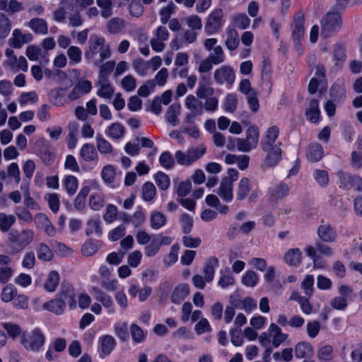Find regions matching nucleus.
Listing matches in <instances>:
<instances>
[{
	"label": "nucleus",
	"mask_w": 362,
	"mask_h": 362,
	"mask_svg": "<svg viewBox=\"0 0 362 362\" xmlns=\"http://www.w3.org/2000/svg\"><path fill=\"white\" fill-rule=\"evenodd\" d=\"M90 292L93 298L98 302L90 305L91 298L87 293H81L78 296V306L81 309H87L90 308V310L95 315H100L103 312V307L106 309L108 314H113L115 311L114 302L111 296L98 286H92Z\"/></svg>",
	"instance_id": "f257e3e1"
},
{
	"label": "nucleus",
	"mask_w": 362,
	"mask_h": 362,
	"mask_svg": "<svg viewBox=\"0 0 362 362\" xmlns=\"http://www.w3.org/2000/svg\"><path fill=\"white\" fill-rule=\"evenodd\" d=\"M279 128L272 125L264 132L261 140V148L267 153L264 165L268 167L276 165L281 158V142L278 140Z\"/></svg>",
	"instance_id": "f03ea898"
},
{
	"label": "nucleus",
	"mask_w": 362,
	"mask_h": 362,
	"mask_svg": "<svg viewBox=\"0 0 362 362\" xmlns=\"http://www.w3.org/2000/svg\"><path fill=\"white\" fill-rule=\"evenodd\" d=\"M103 37L91 35L89 40V50L86 52V58L94 59V64L99 66L105 59L110 56L108 45H105Z\"/></svg>",
	"instance_id": "7ed1b4c3"
},
{
	"label": "nucleus",
	"mask_w": 362,
	"mask_h": 362,
	"mask_svg": "<svg viewBox=\"0 0 362 362\" xmlns=\"http://www.w3.org/2000/svg\"><path fill=\"white\" fill-rule=\"evenodd\" d=\"M45 336L40 329L35 328L31 332H23L21 344L28 351L37 352L45 344Z\"/></svg>",
	"instance_id": "20e7f679"
},
{
	"label": "nucleus",
	"mask_w": 362,
	"mask_h": 362,
	"mask_svg": "<svg viewBox=\"0 0 362 362\" xmlns=\"http://www.w3.org/2000/svg\"><path fill=\"white\" fill-rule=\"evenodd\" d=\"M259 129L255 124L250 125L245 131V138L238 140L241 152L248 153L255 149L259 144Z\"/></svg>",
	"instance_id": "39448f33"
},
{
	"label": "nucleus",
	"mask_w": 362,
	"mask_h": 362,
	"mask_svg": "<svg viewBox=\"0 0 362 362\" xmlns=\"http://www.w3.org/2000/svg\"><path fill=\"white\" fill-rule=\"evenodd\" d=\"M205 153L206 148L204 146L189 149L187 152L177 151L175 153V159L180 165L189 166L202 158Z\"/></svg>",
	"instance_id": "423d86ee"
},
{
	"label": "nucleus",
	"mask_w": 362,
	"mask_h": 362,
	"mask_svg": "<svg viewBox=\"0 0 362 362\" xmlns=\"http://www.w3.org/2000/svg\"><path fill=\"white\" fill-rule=\"evenodd\" d=\"M215 82L218 85H225L230 88L235 81V72L230 64H224L216 69L213 75Z\"/></svg>",
	"instance_id": "0eeeda50"
},
{
	"label": "nucleus",
	"mask_w": 362,
	"mask_h": 362,
	"mask_svg": "<svg viewBox=\"0 0 362 362\" xmlns=\"http://www.w3.org/2000/svg\"><path fill=\"white\" fill-rule=\"evenodd\" d=\"M259 194L257 189H253L252 184L247 177L240 179L236 192L238 200H243L248 197L250 202H253L259 196Z\"/></svg>",
	"instance_id": "6e6552de"
},
{
	"label": "nucleus",
	"mask_w": 362,
	"mask_h": 362,
	"mask_svg": "<svg viewBox=\"0 0 362 362\" xmlns=\"http://www.w3.org/2000/svg\"><path fill=\"white\" fill-rule=\"evenodd\" d=\"M341 17L338 13H328L322 19V35H329L337 32L341 28Z\"/></svg>",
	"instance_id": "1a4fd4ad"
},
{
	"label": "nucleus",
	"mask_w": 362,
	"mask_h": 362,
	"mask_svg": "<svg viewBox=\"0 0 362 362\" xmlns=\"http://www.w3.org/2000/svg\"><path fill=\"white\" fill-rule=\"evenodd\" d=\"M223 14L220 9L214 10L208 16L204 26L205 32L213 35L218 32L223 26Z\"/></svg>",
	"instance_id": "9d476101"
},
{
	"label": "nucleus",
	"mask_w": 362,
	"mask_h": 362,
	"mask_svg": "<svg viewBox=\"0 0 362 362\" xmlns=\"http://www.w3.org/2000/svg\"><path fill=\"white\" fill-rule=\"evenodd\" d=\"M25 54L30 61L40 62L42 66L47 65L49 62V53L43 49L35 45L27 47Z\"/></svg>",
	"instance_id": "9b49d317"
},
{
	"label": "nucleus",
	"mask_w": 362,
	"mask_h": 362,
	"mask_svg": "<svg viewBox=\"0 0 362 362\" xmlns=\"http://www.w3.org/2000/svg\"><path fill=\"white\" fill-rule=\"evenodd\" d=\"M101 178L109 187L115 189L119 186V179L117 177L116 168L110 164L105 165L101 170Z\"/></svg>",
	"instance_id": "f8f14e48"
},
{
	"label": "nucleus",
	"mask_w": 362,
	"mask_h": 362,
	"mask_svg": "<svg viewBox=\"0 0 362 362\" xmlns=\"http://www.w3.org/2000/svg\"><path fill=\"white\" fill-rule=\"evenodd\" d=\"M34 238V233L30 230H23L19 233L17 230H12L8 234L9 240L18 244L21 246V249L29 245Z\"/></svg>",
	"instance_id": "ddd939ff"
},
{
	"label": "nucleus",
	"mask_w": 362,
	"mask_h": 362,
	"mask_svg": "<svg viewBox=\"0 0 362 362\" xmlns=\"http://www.w3.org/2000/svg\"><path fill=\"white\" fill-rule=\"evenodd\" d=\"M230 303L233 307L244 310L247 313H251L257 308V301L250 296H247L243 299L230 296Z\"/></svg>",
	"instance_id": "4468645a"
},
{
	"label": "nucleus",
	"mask_w": 362,
	"mask_h": 362,
	"mask_svg": "<svg viewBox=\"0 0 362 362\" xmlns=\"http://www.w3.org/2000/svg\"><path fill=\"white\" fill-rule=\"evenodd\" d=\"M33 40L30 33H23L21 30L15 29L11 37L8 40L9 45L16 49H20L24 44Z\"/></svg>",
	"instance_id": "2eb2a0df"
},
{
	"label": "nucleus",
	"mask_w": 362,
	"mask_h": 362,
	"mask_svg": "<svg viewBox=\"0 0 362 362\" xmlns=\"http://www.w3.org/2000/svg\"><path fill=\"white\" fill-rule=\"evenodd\" d=\"M99 354L100 356L105 358L110 355L115 347L116 341L110 335H103L99 337Z\"/></svg>",
	"instance_id": "dca6fc26"
},
{
	"label": "nucleus",
	"mask_w": 362,
	"mask_h": 362,
	"mask_svg": "<svg viewBox=\"0 0 362 362\" xmlns=\"http://www.w3.org/2000/svg\"><path fill=\"white\" fill-rule=\"evenodd\" d=\"M128 293L132 298L137 296L140 302H144L151 295L152 288L148 286H144L140 288L137 285L132 284L128 288Z\"/></svg>",
	"instance_id": "f3484780"
},
{
	"label": "nucleus",
	"mask_w": 362,
	"mask_h": 362,
	"mask_svg": "<svg viewBox=\"0 0 362 362\" xmlns=\"http://www.w3.org/2000/svg\"><path fill=\"white\" fill-rule=\"evenodd\" d=\"M317 358L320 362H335L333 346L327 343L320 344L317 351Z\"/></svg>",
	"instance_id": "a211bd4d"
},
{
	"label": "nucleus",
	"mask_w": 362,
	"mask_h": 362,
	"mask_svg": "<svg viewBox=\"0 0 362 362\" xmlns=\"http://www.w3.org/2000/svg\"><path fill=\"white\" fill-rule=\"evenodd\" d=\"M216 192L225 202H231L233 199V185L227 180H221Z\"/></svg>",
	"instance_id": "6ab92c4d"
},
{
	"label": "nucleus",
	"mask_w": 362,
	"mask_h": 362,
	"mask_svg": "<svg viewBox=\"0 0 362 362\" xmlns=\"http://www.w3.org/2000/svg\"><path fill=\"white\" fill-rule=\"evenodd\" d=\"M292 36L294 42H299L305 33L304 17L301 14L297 15L291 25Z\"/></svg>",
	"instance_id": "aec40b11"
},
{
	"label": "nucleus",
	"mask_w": 362,
	"mask_h": 362,
	"mask_svg": "<svg viewBox=\"0 0 362 362\" xmlns=\"http://www.w3.org/2000/svg\"><path fill=\"white\" fill-rule=\"evenodd\" d=\"M105 134L112 140H121L124 137L125 127L119 122H113L105 130Z\"/></svg>",
	"instance_id": "412c9836"
},
{
	"label": "nucleus",
	"mask_w": 362,
	"mask_h": 362,
	"mask_svg": "<svg viewBox=\"0 0 362 362\" xmlns=\"http://www.w3.org/2000/svg\"><path fill=\"white\" fill-rule=\"evenodd\" d=\"M80 157L86 162H95L98 160V154L91 144H83L79 151Z\"/></svg>",
	"instance_id": "4be33fe9"
},
{
	"label": "nucleus",
	"mask_w": 362,
	"mask_h": 362,
	"mask_svg": "<svg viewBox=\"0 0 362 362\" xmlns=\"http://www.w3.org/2000/svg\"><path fill=\"white\" fill-rule=\"evenodd\" d=\"M288 193V186L285 183H279L270 188L269 198L272 202H278L285 198Z\"/></svg>",
	"instance_id": "5701e85b"
},
{
	"label": "nucleus",
	"mask_w": 362,
	"mask_h": 362,
	"mask_svg": "<svg viewBox=\"0 0 362 362\" xmlns=\"http://www.w3.org/2000/svg\"><path fill=\"white\" fill-rule=\"evenodd\" d=\"M59 281L60 276L59 272L52 270L47 274L42 287L47 292L53 293L59 286Z\"/></svg>",
	"instance_id": "b1692460"
},
{
	"label": "nucleus",
	"mask_w": 362,
	"mask_h": 362,
	"mask_svg": "<svg viewBox=\"0 0 362 362\" xmlns=\"http://www.w3.org/2000/svg\"><path fill=\"white\" fill-rule=\"evenodd\" d=\"M92 89V83L88 80L81 79L69 95L71 100H76Z\"/></svg>",
	"instance_id": "393cba45"
},
{
	"label": "nucleus",
	"mask_w": 362,
	"mask_h": 362,
	"mask_svg": "<svg viewBox=\"0 0 362 362\" xmlns=\"http://www.w3.org/2000/svg\"><path fill=\"white\" fill-rule=\"evenodd\" d=\"M305 116L307 119L313 123H318L320 121V111L317 100L313 99L310 101L308 107L305 110Z\"/></svg>",
	"instance_id": "a878e982"
},
{
	"label": "nucleus",
	"mask_w": 362,
	"mask_h": 362,
	"mask_svg": "<svg viewBox=\"0 0 362 362\" xmlns=\"http://www.w3.org/2000/svg\"><path fill=\"white\" fill-rule=\"evenodd\" d=\"M105 196L103 192V189L93 192L88 198V205L94 211L100 210L105 205Z\"/></svg>",
	"instance_id": "bb28decb"
},
{
	"label": "nucleus",
	"mask_w": 362,
	"mask_h": 362,
	"mask_svg": "<svg viewBox=\"0 0 362 362\" xmlns=\"http://www.w3.org/2000/svg\"><path fill=\"white\" fill-rule=\"evenodd\" d=\"M190 288L187 284H180L177 285L171 294V300L174 303H180L189 294Z\"/></svg>",
	"instance_id": "cd10ccee"
},
{
	"label": "nucleus",
	"mask_w": 362,
	"mask_h": 362,
	"mask_svg": "<svg viewBox=\"0 0 362 362\" xmlns=\"http://www.w3.org/2000/svg\"><path fill=\"white\" fill-rule=\"evenodd\" d=\"M96 87L98 88V95L103 98H110L114 93V89L109 83L107 78H98Z\"/></svg>",
	"instance_id": "c85d7f7f"
},
{
	"label": "nucleus",
	"mask_w": 362,
	"mask_h": 362,
	"mask_svg": "<svg viewBox=\"0 0 362 362\" xmlns=\"http://www.w3.org/2000/svg\"><path fill=\"white\" fill-rule=\"evenodd\" d=\"M269 331L270 332L272 344L274 347H278L288 338V334L282 332L281 329L275 323L270 324Z\"/></svg>",
	"instance_id": "c756f323"
},
{
	"label": "nucleus",
	"mask_w": 362,
	"mask_h": 362,
	"mask_svg": "<svg viewBox=\"0 0 362 362\" xmlns=\"http://www.w3.org/2000/svg\"><path fill=\"white\" fill-rule=\"evenodd\" d=\"M181 112V106L179 103H174L171 105L165 114V119L173 127H175L179 124L180 119L179 116Z\"/></svg>",
	"instance_id": "7c9ffc66"
},
{
	"label": "nucleus",
	"mask_w": 362,
	"mask_h": 362,
	"mask_svg": "<svg viewBox=\"0 0 362 362\" xmlns=\"http://www.w3.org/2000/svg\"><path fill=\"white\" fill-rule=\"evenodd\" d=\"M62 186L69 196H73L78 187V180L72 175H64L62 179Z\"/></svg>",
	"instance_id": "2f4dec72"
},
{
	"label": "nucleus",
	"mask_w": 362,
	"mask_h": 362,
	"mask_svg": "<svg viewBox=\"0 0 362 362\" xmlns=\"http://www.w3.org/2000/svg\"><path fill=\"white\" fill-rule=\"evenodd\" d=\"M317 234L322 241L327 243L334 242L337 238L335 230L327 224L320 226L317 230Z\"/></svg>",
	"instance_id": "473e14b6"
},
{
	"label": "nucleus",
	"mask_w": 362,
	"mask_h": 362,
	"mask_svg": "<svg viewBox=\"0 0 362 362\" xmlns=\"http://www.w3.org/2000/svg\"><path fill=\"white\" fill-rule=\"evenodd\" d=\"M238 104V95L235 93H228L223 98L222 108L226 112L233 113Z\"/></svg>",
	"instance_id": "72a5a7b5"
},
{
	"label": "nucleus",
	"mask_w": 362,
	"mask_h": 362,
	"mask_svg": "<svg viewBox=\"0 0 362 362\" xmlns=\"http://www.w3.org/2000/svg\"><path fill=\"white\" fill-rule=\"evenodd\" d=\"M5 64L8 66L15 71H27L28 69L27 60L23 56H21L19 57H16L15 58L13 57L10 60H6Z\"/></svg>",
	"instance_id": "f704fd0d"
},
{
	"label": "nucleus",
	"mask_w": 362,
	"mask_h": 362,
	"mask_svg": "<svg viewBox=\"0 0 362 362\" xmlns=\"http://www.w3.org/2000/svg\"><path fill=\"white\" fill-rule=\"evenodd\" d=\"M302 258V252L298 248L288 250L284 256V262L291 266H298Z\"/></svg>",
	"instance_id": "c9c22d12"
},
{
	"label": "nucleus",
	"mask_w": 362,
	"mask_h": 362,
	"mask_svg": "<svg viewBox=\"0 0 362 362\" xmlns=\"http://www.w3.org/2000/svg\"><path fill=\"white\" fill-rule=\"evenodd\" d=\"M100 189H102V187L97 180L87 179L83 181L82 187L79 192L87 197L90 192H96Z\"/></svg>",
	"instance_id": "e433bc0d"
},
{
	"label": "nucleus",
	"mask_w": 362,
	"mask_h": 362,
	"mask_svg": "<svg viewBox=\"0 0 362 362\" xmlns=\"http://www.w3.org/2000/svg\"><path fill=\"white\" fill-rule=\"evenodd\" d=\"M259 281V275L252 270H247L241 277V283L247 288L255 287Z\"/></svg>",
	"instance_id": "4c0bfd02"
},
{
	"label": "nucleus",
	"mask_w": 362,
	"mask_h": 362,
	"mask_svg": "<svg viewBox=\"0 0 362 362\" xmlns=\"http://www.w3.org/2000/svg\"><path fill=\"white\" fill-rule=\"evenodd\" d=\"M218 265V260L216 257H211L204 267V279L206 282H211L214 279V273Z\"/></svg>",
	"instance_id": "58836bf2"
},
{
	"label": "nucleus",
	"mask_w": 362,
	"mask_h": 362,
	"mask_svg": "<svg viewBox=\"0 0 362 362\" xmlns=\"http://www.w3.org/2000/svg\"><path fill=\"white\" fill-rule=\"evenodd\" d=\"M43 308L56 313L57 315L62 314L65 308L64 303L59 298L52 299L47 303H45L42 305Z\"/></svg>",
	"instance_id": "ea45409f"
},
{
	"label": "nucleus",
	"mask_w": 362,
	"mask_h": 362,
	"mask_svg": "<svg viewBox=\"0 0 362 362\" xmlns=\"http://www.w3.org/2000/svg\"><path fill=\"white\" fill-rule=\"evenodd\" d=\"M323 156L322 148L316 144H311L307 149L306 156L309 161L316 162L320 160Z\"/></svg>",
	"instance_id": "a19ab883"
},
{
	"label": "nucleus",
	"mask_w": 362,
	"mask_h": 362,
	"mask_svg": "<svg viewBox=\"0 0 362 362\" xmlns=\"http://www.w3.org/2000/svg\"><path fill=\"white\" fill-rule=\"evenodd\" d=\"M313 354V348L308 342H300L295 347V354L298 358L311 356Z\"/></svg>",
	"instance_id": "79ce46f5"
},
{
	"label": "nucleus",
	"mask_w": 362,
	"mask_h": 362,
	"mask_svg": "<svg viewBox=\"0 0 362 362\" xmlns=\"http://www.w3.org/2000/svg\"><path fill=\"white\" fill-rule=\"evenodd\" d=\"M156 194V189L155 185L151 182H146L141 189L142 199L146 202H152Z\"/></svg>",
	"instance_id": "37998d69"
},
{
	"label": "nucleus",
	"mask_w": 362,
	"mask_h": 362,
	"mask_svg": "<svg viewBox=\"0 0 362 362\" xmlns=\"http://www.w3.org/2000/svg\"><path fill=\"white\" fill-rule=\"evenodd\" d=\"M209 52L210 53L208 58L214 63V65L221 64L224 62L226 56L221 46H215L214 49Z\"/></svg>",
	"instance_id": "c03bdc74"
},
{
	"label": "nucleus",
	"mask_w": 362,
	"mask_h": 362,
	"mask_svg": "<svg viewBox=\"0 0 362 362\" xmlns=\"http://www.w3.org/2000/svg\"><path fill=\"white\" fill-rule=\"evenodd\" d=\"M151 226L157 230L165 226L166 218L163 214L157 211H153L150 217Z\"/></svg>",
	"instance_id": "a18cd8bd"
},
{
	"label": "nucleus",
	"mask_w": 362,
	"mask_h": 362,
	"mask_svg": "<svg viewBox=\"0 0 362 362\" xmlns=\"http://www.w3.org/2000/svg\"><path fill=\"white\" fill-rule=\"evenodd\" d=\"M226 45L230 50L235 49L239 45V35L234 29H228L226 32Z\"/></svg>",
	"instance_id": "49530a36"
},
{
	"label": "nucleus",
	"mask_w": 362,
	"mask_h": 362,
	"mask_svg": "<svg viewBox=\"0 0 362 362\" xmlns=\"http://www.w3.org/2000/svg\"><path fill=\"white\" fill-rule=\"evenodd\" d=\"M38 101V96L34 91L22 93L18 98L21 107L35 104Z\"/></svg>",
	"instance_id": "de8ad7c7"
},
{
	"label": "nucleus",
	"mask_w": 362,
	"mask_h": 362,
	"mask_svg": "<svg viewBox=\"0 0 362 362\" xmlns=\"http://www.w3.org/2000/svg\"><path fill=\"white\" fill-rule=\"evenodd\" d=\"M153 179L161 190H166L170 185V179L167 174L162 171H158L153 175Z\"/></svg>",
	"instance_id": "09e8293b"
},
{
	"label": "nucleus",
	"mask_w": 362,
	"mask_h": 362,
	"mask_svg": "<svg viewBox=\"0 0 362 362\" xmlns=\"http://www.w3.org/2000/svg\"><path fill=\"white\" fill-rule=\"evenodd\" d=\"M185 106L189 111L194 112L202 113L203 107L200 102L197 100L196 97L193 95H189L185 100Z\"/></svg>",
	"instance_id": "8fccbe9b"
},
{
	"label": "nucleus",
	"mask_w": 362,
	"mask_h": 362,
	"mask_svg": "<svg viewBox=\"0 0 362 362\" xmlns=\"http://www.w3.org/2000/svg\"><path fill=\"white\" fill-rule=\"evenodd\" d=\"M96 146L101 154H111L114 151L112 144L100 135L96 136Z\"/></svg>",
	"instance_id": "3c124183"
},
{
	"label": "nucleus",
	"mask_w": 362,
	"mask_h": 362,
	"mask_svg": "<svg viewBox=\"0 0 362 362\" xmlns=\"http://www.w3.org/2000/svg\"><path fill=\"white\" fill-rule=\"evenodd\" d=\"M337 176L340 182V187L348 189L352 186H354L357 189V185L355 183V178L357 177H352L347 173L340 170L337 173Z\"/></svg>",
	"instance_id": "603ef678"
},
{
	"label": "nucleus",
	"mask_w": 362,
	"mask_h": 362,
	"mask_svg": "<svg viewBox=\"0 0 362 362\" xmlns=\"http://www.w3.org/2000/svg\"><path fill=\"white\" fill-rule=\"evenodd\" d=\"M16 294V288L13 284H8L3 287L1 293V299L4 303H8L13 300Z\"/></svg>",
	"instance_id": "864d4df0"
},
{
	"label": "nucleus",
	"mask_w": 362,
	"mask_h": 362,
	"mask_svg": "<svg viewBox=\"0 0 362 362\" xmlns=\"http://www.w3.org/2000/svg\"><path fill=\"white\" fill-rule=\"evenodd\" d=\"M28 26L36 33L45 35L47 33V25L43 19L33 18L28 23Z\"/></svg>",
	"instance_id": "5fc2aeb1"
},
{
	"label": "nucleus",
	"mask_w": 362,
	"mask_h": 362,
	"mask_svg": "<svg viewBox=\"0 0 362 362\" xmlns=\"http://www.w3.org/2000/svg\"><path fill=\"white\" fill-rule=\"evenodd\" d=\"M37 258L44 262L51 261L54 257L52 250L45 243H40L37 251Z\"/></svg>",
	"instance_id": "6e6d98bb"
},
{
	"label": "nucleus",
	"mask_w": 362,
	"mask_h": 362,
	"mask_svg": "<svg viewBox=\"0 0 362 362\" xmlns=\"http://www.w3.org/2000/svg\"><path fill=\"white\" fill-rule=\"evenodd\" d=\"M86 233L88 235H95L97 236L101 235L102 229L99 218H91L88 221Z\"/></svg>",
	"instance_id": "4d7b16f0"
},
{
	"label": "nucleus",
	"mask_w": 362,
	"mask_h": 362,
	"mask_svg": "<svg viewBox=\"0 0 362 362\" xmlns=\"http://www.w3.org/2000/svg\"><path fill=\"white\" fill-rule=\"evenodd\" d=\"M45 199L47 202L49 209L54 213H57L60 206V196L57 193L45 194Z\"/></svg>",
	"instance_id": "13d9d810"
},
{
	"label": "nucleus",
	"mask_w": 362,
	"mask_h": 362,
	"mask_svg": "<svg viewBox=\"0 0 362 362\" xmlns=\"http://www.w3.org/2000/svg\"><path fill=\"white\" fill-rule=\"evenodd\" d=\"M179 250L180 246L178 244H174L171 247L169 254L165 255L163 258V264L166 267H170L177 261Z\"/></svg>",
	"instance_id": "bf43d9fd"
},
{
	"label": "nucleus",
	"mask_w": 362,
	"mask_h": 362,
	"mask_svg": "<svg viewBox=\"0 0 362 362\" xmlns=\"http://www.w3.org/2000/svg\"><path fill=\"white\" fill-rule=\"evenodd\" d=\"M3 328L6 331L9 337L16 339L22 335L21 327L15 323L5 322L2 325Z\"/></svg>",
	"instance_id": "052dcab7"
},
{
	"label": "nucleus",
	"mask_w": 362,
	"mask_h": 362,
	"mask_svg": "<svg viewBox=\"0 0 362 362\" xmlns=\"http://www.w3.org/2000/svg\"><path fill=\"white\" fill-rule=\"evenodd\" d=\"M16 221V217L11 214L0 213V230L8 231Z\"/></svg>",
	"instance_id": "680f3d73"
},
{
	"label": "nucleus",
	"mask_w": 362,
	"mask_h": 362,
	"mask_svg": "<svg viewBox=\"0 0 362 362\" xmlns=\"http://www.w3.org/2000/svg\"><path fill=\"white\" fill-rule=\"evenodd\" d=\"M160 247V246L157 240V235H153L152 240L144 247L146 256H155L158 252Z\"/></svg>",
	"instance_id": "e2e57ef3"
},
{
	"label": "nucleus",
	"mask_w": 362,
	"mask_h": 362,
	"mask_svg": "<svg viewBox=\"0 0 362 362\" xmlns=\"http://www.w3.org/2000/svg\"><path fill=\"white\" fill-rule=\"evenodd\" d=\"M235 284V279L233 274L229 272H221L220 278L218 281V285L222 288H226Z\"/></svg>",
	"instance_id": "0e129e2a"
},
{
	"label": "nucleus",
	"mask_w": 362,
	"mask_h": 362,
	"mask_svg": "<svg viewBox=\"0 0 362 362\" xmlns=\"http://www.w3.org/2000/svg\"><path fill=\"white\" fill-rule=\"evenodd\" d=\"M191 30L199 31L202 28V19L197 15L187 16L183 20Z\"/></svg>",
	"instance_id": "69168bd1"
},
{
	"label": "nucleus",
	"mask_w": 362,
	"mask_h": 362,
	"mask_svg": "<svg viewBox=\"0 0 362 362\" xmlns=\"http://www.w3.org/2000/svg\"><path fill=\"white\" fill-rule=\"evenodd\" d=\"M133 69L135 72L141 76H145L148 74L149 68L147 62L141 59H136L133 62Z\"/></svg>",
	"instance_id": "338daca9"
},
{
	"label": "nucleus",
	"mask_w": 362,
	"mask_h": 362,
	"mask_svg": "<svg viewBox=\"0 0 362 362\" xmlns=\"http://www.w3.org/2000/svg\"><path fill=\"white\" fill-rule=\"evenodd\" d=\"M313 177L320 186L325 187L328 185L329 174L326 170L317 169L313 173Z\"/></svg>",
	"instance_id": "774afa93"
}]
</instances>
